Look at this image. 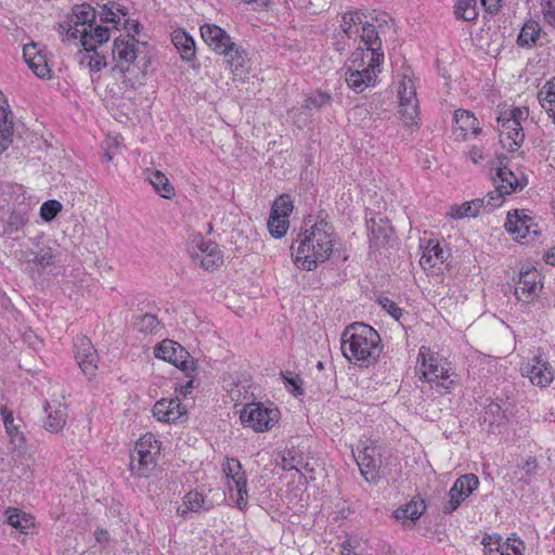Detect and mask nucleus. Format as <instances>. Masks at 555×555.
I'll return each instance as SVG.
<instances>
[{
	"mask_svg": "<svg viewBox=\"0 0 555 555\" xmlns=\"http://www.w3.org/2000/svg\"><path fill=\"white\" fill-rule=\"evenodd\" d=\"M295 243L298 244L294 255L295 264L299 269L312 271L333 254L335 233L327 222L320 221L298 234Z\"/></svg>",
	"mask_w": 555,
	"mask_h": 555,
	"instance_id": "f257e3e1",
	"label": "nucleus"
},
{
	"mask_svg": "<svg viewBox=\"0 0 555 555\" xmlns=\"http://www.w3.org/2000/svg\"><path fill=\"white\" fill-rule=\"evenodd\" d=\"M383 345L379 334L370 325L354 323L341 335V352L360 367L375 364L382 353Z\"/></svg>",
	"mask_w": 555,
	"mask_h": 555,
	"instance_id": "f03ea898",
	"label": "nucleus"
},
{
	"mask_svg": "<svg viewBox=\"0 0 555 555\" xmlns=\"http://www.w3.org/2000/svg\"><path fill=\"white\" fill-rule=\"evenodd\" d=\"M203 40L217 53L224 55L231 70L237 73L244 67L245 51L232 41L228 33L215 24H205L201 27Z\"/></svg>",
	"mask_w": 555,
	"mask_h": 555,
	"instance_id": "7ed1b4c3",
	"label": "nucleus"
},
{
	"mask_svg": "<svg viewBox=\"0 0 555 555\" xmlns=\"http://www.w3.org/2000/svg\"><path fill=\"white\" fill-rule=\"evenodd\" d=\"M160 443L153 434H145L137 442L130 453L129 469L137 477H149L157 465Z\"/></svg>",
	"mask_w": 555,
	"mask_h": 555,
	"instance_id": "20e7f679",
	"label": "nucleus"
},
{
	"mask_svg": "<svg viewBox=\"0 0 555 555\" xmlns=\"http://www.w3.org/2000/svg\"><path fill=\"white\" fill-rule=\"evenodd\" d=\"M374 61L373 59L364 57L363 52L352 53L350 65L346 73V82L357 93L375 85L377 73H380L383 62Z\"/></svg>",
	"mask_w": 555,
	"mask_h": 555,
	"instance_id": "39448f33",
	"label": "nucleus"
},
{
	"mask_svg": "<svg viewBox=\"0 0 555 555\" xmlns=\"http://www.w3.org/2000/svg\"><path fill=\"white\" fill-rule=\"evenodd\" d=\"M527 117L528 111L519 107L500 113L498 117L500 142L508 151L514 152L521 146L525 133L520 121L526 120Z\"/></svg>",
	"mask_w": 555,
	"mask_h": 555,
	"instance_id": "423d86ee",
	"label": "nucleus"
},
{
	"mask_svg": "<svg viewBox=\"0 0 555 555\" xmlns=\"http://www.w3.org/2000/svg\"><path fill=\"white\" fill-rule=\"evenodd\" d=\"M417 361L421 363L422 380L429 383L431 387L440 388V393H446L452 388L454 382L450 378L449 370L440 363L428 347L420 348Z\"/></svg>",
	"mask_w": 555,
	"mask_h": 555,
	"instance_id": "0eeeda50",
	"label": "nucleus"
},
{
	"mask_svg": "<svg viewBox=\"0 0 555 555\" xmlns=\"http://www.w3.org/2000/svg\"><path fill=\"white\" fill-rule=\"evenodd\" d=\"M280 411L275 408H267L261 402L246 404L240 420L245 427H250L257 433L270 430L278 423Z\"/></svg>",
	"mask_w": 555,
	"mask_h": 555,
	"instance_id": "6e6552de",
	"label": "nucleus"
},
{
	"mask_svg": "<svg viewBox=\"0 0 555 555\" xmlns=\"http://www.w3.org/2000/svg\"><path fill=\"white\" fill-rule=\"evenodd\" d=\"M154 354L157 359H162L180 369L184 372L185 376H192L196 371L195 361L189 351L171 339H165L157 345Z\"/></svg>",
	"mask_w": 555,
	"mask_h": 555,
	"instance_id": "1a4fd4ad",
	"label": "nucleus"
},
{
	"mask_svg": "<svg viewBox=\"0 0 555 555\" xmlns=\"http://www.w3.org/2000/svg\"><path fill=\"white\" fill-rule=\"evenodd\" d=\"M222 470L227 478V485L233 498V491H236L235 504L240 509H244L248 503L247 478L242 464L236 459H227L222 464Z\"/></svg>",
	"mask_w": 555,
	"mask_h": 555,
	"instance_id": "9d476101",
	"label": "nucleus"
},
{
	"mask_svg": "<svg viewBox=\"0 0 555 555\" xmlns=\"http://www.w3.org/2000/svg\"><path fill=\"white\" fill-rule=\"evenodd\" d=\"M492 180L495 190L488 193V204L491 207H500L504 202L505 195L516 192L517 189H522L515 173L505 166L496 168Z\"/></svg>",
	"mask_w": 555,
	"mask_h": 555,
	"instance_id": "9b49d317",
	"label": "nucleus"
},
{
	"mask_svg": "<svg viewBox=\"0 0 555 555\" xmlns=\"http://www.w3.org/2000/svg\"><path fill=\"white\" fill-rule=\"evenodd\" d=\"M399 113L405 126L417 125L418 100L416 89L411 78L404 76L398 89Z\"/></svg>",
	"mask_w": 555,
	"mask_h": 555,
	"instance_id": "f8f14e48",
	"label": "nucleus"
},
{
	"mask_svg": "<svg viewBox=\"0 0 555 555\" xmlns=\"http://www.w3.org/2000/svg\"><path fill=\"white\" fill-rule=\"evenodd\" d=\"M72 11L73 15L69 21L60 24V28L66 31L67 39H77L83 28L92 27L96 18V12L88 3L76 4Z\"/></svg>",
	"mask_w": 555,
	"mask_h": 555,
	"instance_id": "ddd939ff",
	"label": "nucleus"
},
{
	"mask_svg": "<svg viewBox=\"0 0 555 555\" xmlns=\"http://www.w3.org/2000/svg\"><path fill=\"white\" fill-rule=\"evenodd\" d=\"M504 227L508 233L516 235L518 241H532L540 234L538 224L524 210L509 211Z\"/></svg>",
	"mask_w": 555,
	"mask_h": 555,
	"instance_id": "4468645a",
	"label": "nucleus"
},
{
	"mask_svg": "<svg viewBox=\"0 0 555 555\" xmlns=\"http://www.w3.org/2000/svg\"><path fill=\"white\" fill-rule=\"evenodd\" d=\"M139 41L133 36H119L114 40L112 55L116 67L126 76L138 57Z\"/></svg>",
	"mask_w": 555,
	"mask_h": 555,
	"instance_id": "2eb2a0df",
	"label": "nucleus"
},
{
	"mask_svg": "<svg viewBox=\"0 0 555 555\" xmlns=\"http://www.w3.org/2000/svg\"><path fill=\"white\" fill-rule=\"evenodd\" d=\"M190 255L193 261L205 270H214L222 263V253L219 246L211 241L198 240L192 246Z\"/></svg>",
	"mask_w": 555,
	"mask_h": 555,
	"instance_id": "dca6fc26",
	"label": "nucleus"
},
{
	"mask_svg": "<svg viewBox=\"0 0 555 555\" xmlns=\"http://www.w3.org/2000/svg\"><path fill=\"white\" fill-rule=\"evenodd\" d=\"M360 37L362 47L356 52H363L364 57L373 59L374 62H384V51L382 49V39L377 31L376 26L369 22L367 20L361 25L360 33L358 35Z\"/></svg>",
	"mask_w": 555,
	"mask_h": 555,
	"instance_id": "f3484780",
	"label": "nucleus"
},
{
	"mask_svg": "<svg viewBox=\"0 0 555 555\" xmlns=\"http://www.w3.org/2000/svg\"><path fill=\"white\" fill-rule=\"evenodd\" d=\"M542 287L541 273L533 267L522 268L515 285L517 300L530 302L537 296V289Z\"/></svg>",
	"mask_w": 555,
	"mask_h": 555,
	"instance_id": "a211bd4d",
	"label": "nucleus"
},
{
	"mask_svg": "<svg viewBox=\"0 0 555 555\" xmlns=\"http://www.w3.org/2000/svg\"><path fill=\"white\" fill-rule=\"evenodd\" d=\"M75 358L86 376L91 378L95 375L98 365V353L91 340L85 335H78L74 340Z\"/></svg>",
	"mask_w": 555,
	"mask_h": 555,
	"instance_id": "6ab92c4d",
	"label": "nucleus"
},
{
	"mask_svg": "<svg viewBox=\"0 0 555 555\" xmlns=\"http://www.w3.org/2000/svg\"><path fill=\"white\" fill-rule=\"evenodd\" d=\"M522 376H527L533 385L546 387L553 380V372L550 364L535 356L532 363H526L521 366Z\"/></svg>",
	"mask_w": 555,
	"mask_h": 555,
	"instance_id": "aec40b11",
	"label": "nucleus"
},
{
	"mask_svg": "<svg viewBox=\"0 0 555 555\" xmlns=\"http://www.w3.org/2000/svg\"><path fill=\"white\" fill-rule=\"evenodd\" d=\"M43 428L52 434L60 433L67 422V406L60 401L46 402Z\"/></svg>",
	"mask_w": 555,
	"mask_h": 555,
	"instance_id": "412c9836",
	"label": "nucleus"
},
{
	"mask_svg": "<svg viewBox=\"0 0 555 555\" xmlns=\"http://www.w3.org/2000/svg\"><path fill=\"white\" fill-rule=\"evenodd\" d=\"M186 414L179 397L176 399H160L153 408V415L160 422H176Z\"/></svg>",
	"mask_w": 555,
	"mask_h": 555,
	"instance_id": "4be33fe9",
	"label": "nucleus"
},
{
	"mask_svg": "<svg viewBox=\"0 0 555 555\" xmlns=\"http://www.w3.org/2000/svg\"><path fill=\"white\" fill-rule=\"evenodd\" d=\"M356 460L363 478L367 482H376L379 478L380 459L375 456V448H364Z\"/></svg>",
	"mask_w": 555,
	"mask_h": 555,
	"instance_id": "5701e85b",
	"label": "nucleus"
},
{
	"mask_svg": "<svg viewBox=\"0 0 555 555\" xmlns=\"http://www.w3.org/2000/svg\"><path fill=\"white\" fill-rule=\"evenodd\" d=\"M23 56L33 73L41 78H51V69L48 66L46 55L42 54L36 43L26 44L23 49Z\"/></svg>",
	"mask_w": 555,
	"mask_h": 555,
	"instance_id": "b1692460",
	"label": "nucleus"
},
{
	"mask_svg": "<svg viewBox=\"0 0 555 555\" xmlns=\"http://www.w3.org/2000/svg\"><path fill=\"white\" fill-rule=\"evenodd\" d=\"M453 131L457 138L465 140L469 132L477 135L481 129L478 119L473 113L465 109H456L454 112Z\"/></svg>",
	"mask_w": 555,
	"mask_h": 555,
	"instance_id": "393cba45",
	"label": "nucleus"
},
{
	"mask_svg": "<svg viewBox=\"0 0 555 555\" xmlns=\"http://www.w3.org/2000/svg\"><path fill=\"white\" fill-rule=\"evenodd\" d=\"M9 104L4 94L0 91V153L5 151L12 142L13 124L9 119Z\"/></svg>",
	"mask_w": 555,
	"mask_h": 555,
	"instance_id": "a878e982",
	"label": "nucleus"
},
{
	"mask_svg": "<svg viewBox=\"0 0 555 555\" xmlns=\"http://www.w3.org/2000/svg\"><path fill=\"white\" fill-rule=\"evenodd\" d=\"M145 178L152 184L154 191L166 199L175 196V188L169 182V179L159 170L147 169Z\"/></svg>",
	"mask_w": 555,
	"mask_h": 555,
	"instance_id": "bb28decb",
	"label": "nucleus"
},
{
	"mask_svg": "<svg viewBox=\"0 0 555 555\" xmlns=\"http://www.w3.org/2000/svg\"><path fill=\"white\" fill-rule=\"evenodd\" d=\"M446 254L447 253L439 243L433 244V242L429 241L428 244L424 247L422 257L420 259V264L424 270L433 269L446 261Z\"/></svg>",
	"mask_w": 555,
	"mask_h": 555,
	"instance_id": "cd10ccee",
	"label": "nucleus"
},
{
	"mask_svg": "<svg viewBox=\"0 0 555 555\" xmlns=\"http://www.w3.org/2000/svg\"><path fill=\"white\" fill-rule=\"evenodd\" d=\"M80 43L86 51H94L96 44L107 42L109 39V28L96 26L92 31L83 28L80 35Z\"/></svg>",
	"mask_w": 555,
	"mask_h": 555,
	"instance_id": "c85d7f7f",
	"label": "nucleus"
},
{
	"mask_svg": "<svg viewBox=\"0 0 555 555\" xmlns=\"http://www.w3.org/2000/svg\"><path fill=\"white\" fill-rule=\"evenodd\" d=\"M99 15L102 23H112L117 27L125 18H128V9L115 1H108L101 7Z\"/></svg>",
	"mask_w": 555,
	"mask_h": 555,
	"instance_id": "c756f323",
	"label": "nucleus"
},
{
	"mask_svg": "<svg viewBox=\"0 0 555 555\" xmlns=\"http://www.w3.org/2000/svg\"><path fill=\"white\" fill-rule=\"evenodd\" d=\"M171 40L183 60L191 61L195 56V41L188 33L176 30L171 35Z\"/></svg>",
	"mask_w": 555,
	"mask_h": 555,
	"instance_id": "7c9ffc66",
	"label": "nucleus"
},
{
	"mask_svg": "<svg viewBox=\"0 0 555 555\" xmlns=\"http://www.w3.org/2000/svg\"><path fill=\"white\" fill-rule=\"evenodd\" d=\"M365 20L366 15L360 11L347 12L343 15L340 28L348 38L358 37Z\"/></svg>",
	"mask_w": 555,
	"mask_h": 555,
	"instance_id": "2f4dec72",
	"label": "nucleus"
},
{
	"mask_svg": "<svg viewBox=\"0 0 555 555\" xmlns=\"http://www.w3.org/2000/svg\"><path fill=\"white\" fill-rule=\"evenodd\" d=\"M367 225L371 232L370 240L372 243H374L376 246L384 245L388 242L392 229L388 221H384L382 218H379L378 221L375 219H371L367 221Z\"/></svg>",
	"mask_w": 555,
	"mask_h": 555,
	"instance_id": "473e14b6",
	"label": "nucleus"
},
{
	"mask_svg": "<svg viewBox=\"0 0 555 555\" xmlns=\"http://www.w3.org/2000/svg\"><path fill=\"white\" fill-rule=\"evenodd\" d=\"M541 33L539 23L534 21L527 22L517 38L518 46L522 48H530L537 43Z\"/></svg>",
	"mask_w": 555,
	"mask_h": 555,
	"instance_id": "72a5a7b5",
	"label": "nucleus"
},
{
	"mask_svg": "<svg viewBox=\"0 0 555 555\" xmlns=\"http://www.w3.org/2000/svg\"><path fill=\"white\" fill-rule=\"evenodd\" d=\"M79 63L86 64L90 72L98 73L106 66V60L104 55H100L94 51H86L85 49L78 52Z\"/></svg>",
	"mask_w": 555,
	"mask_h": 555,
	"instance_id": "f704fd0d",
	"label": "nucleus"
},
{
	"mask_svg": "<svg viewBox=\"0 0 555 555\" xmlns=\"http://www.w3.org/2000/svg\"><path fill=\"white\" fill-rule=\"evenodd\" d=\"M426 509V505L423 500L421 501H411L404 506L398 508L395 512L396 518H408L411 520H417Z\"/></svg>",
	"mask_w": 555,
	"mask_h": 555,
	"instance_id": "c9c22d12",
	"label": "nucleus"
},
{
	"mask_svg": "<svg viewBox=\"0 0 555 555\" xmlns=\"http://www.w3.org/2000/svg\"><path fill=\"white\" fill-rule=\"evenodd\" d=\"M204 505V498L198 492H189L183 504L178 507V514L185 517L190 512H199Z\"/></svg>",
	"mask_w": 555,
	"mask_h": 555,
	"instance_id": "e433bc0d",
	"label": "nucleus"
},
{
	"mask_svg": "<svg viewBox=\"0 0 555 555\" xmlns=\"http://www.w3.org/2000/svg\"><path fill=\"white\" fill-rule=\"evenodd\" d=\"M454 14L456 18L464 21H474L477 13V1L476 0H459L455 4Z\"/></svg>",
	"mask_w": 555,
	"mask_h": 555,
	"instance_id": "4c0bfd02",
	"label": "nucleus"
},
{
	"mask_svg": "<svg viewBox=\"0 0 555 555\" xmlns=\"http://www.w3.org/2000/svg\"><path fill=\"white\" fill-rule=\"evenodd\" d=\"M28 221L27 212L22 210H13L8 220L5 225L3 227L1 235L11 234L13 232H16L21 230Z\"/></svg>",
	"mask_w": 555,
	"mask_h": 555,
	"instance_id": "58836bf2",
	"label": "nucleus"
},
{
	"mask_svg": "<svg viewBox=\"0 0 555 555\" xmlns=\"http://www.w3.org/2000/svg\"><path fill=\"white\" fill-rule=\"evenodd\" d=\"M160 322L157 317L152 313H145L137 318L134 327L142 333H156L159 330Z\"/></svg>",
	"mask_w": 555,
	"mask_h": 555,
	"instance_id": "ea45409f",
	"label": "nucleus"
},
{
	"mask_svg": "<svg viewBox=\"0 0 555 555\" xmlns=\"http://www.w3.org/2000/svg\"><path fill=\"white\" fill-rule=\"evenodd\" d=\"M267 227L272 237L282 238L288 230L289 221L279 216H269Z\"/></svg>",
	"mask_w": 555,
	"mask_h": 555,
	"instance_id": "a19ab883",
	"label": "nucleus"
},
{
	"mask_svg": "<svg viewBox=\"0 0 555 555\" xmlns=\"http://www.w3.org/2000/svg\"><path fill=\"white\" fill-rule=\"evenodd\" d=\"M464 494L465 493L461 490V488L459 487V485L455 480L453 486L449 490V493H448L449 501L443 506V513L444 514L453 513L461 505V503L466 499L464 496Z\"/></svg>",
	"mask_w": 555,
	"mask_h": 555,
	"instance_id": "79ce46f5",
	"label": "nucleus"
},
{
	"mask_svg": "<svg viewBox=\"0 0 555 555\" xmlns=\"http://www.w3.org/2000/svg\"><path fill=\"white\" fill-rule=\"evenodd\" d=\"M293 210V203L287 195H281L271 207L270 216H279L288 219Z\"/></svg>",
	"mask_w": 555,
	"mask_h": 555,
	"instance_id": "37998d69",
	"label": "nucleus"
},
{
	"mask_svg": "<svg viewBox=\"0 0 555 555\" xmlns=\"http://www.w3.org/2000/svg\"><path fill=\"white\" fill-rule=\"evenodd\" d=\"M33 258H28L27 262L33 263L41 269H46L53 264L54 255L50 247L41 248L38 253H31Z\"/></svg>",
	"mask_w": 555,
	"mask_h": 555,
	"instance_id": "c03bdc74",
	"label": "nucleus"
},
{
	"mask_svg": "<svg viewBox=\"0 0 555 555\" xmlns=\"http://www.w3.org/2000/svg\"><path fill=\"white\" fill-rule=\"evenodd\" d=\"M456 482L461 490L465 493L464 496L467 499L479 486V479L474 474H465L456 479Z\"/></svg>",
	"mask_w": 555,
	"mask_h": 555,
	"instance_id": "a18cd8bd",
	"label": "nucleus"
},
{
	"mask_svg": "<svg viewBox=\"0 0 555 555\" xmlns=\"http://www.w3.org/2000/svg\"><path fill=\"white\" fill-rule=\"evenodd\" d=\"M62 204L56 199H49L41 205L40 216L44 221H51L61 211Z\"/></svg>",
	"mask_w": 555,
	"mask_h": 555,
	"instance_id": "49530a36",
	"label": "nucleus"
},
{
	"mask_svg": "<svg viewBox=\"0 0 555 555\" xmlns=\"http://www.w3.org/2000/svg\"><path fill=\"white\" fill-rule=\"evenodd\" d=\"M538 99L540 104H552L555 103V77L547 81L541 90L538 92Z\"/></svg>",
	"mask_w": 555,
	"mask_h": 555,
	"instance_id": "de8ad7c7",
	"label": "nucleus"
},
{
	"mask_svg": "<svg viewBox=\"0 0 555 555\" xmlns=\"http://www.w3.org/2000/svg\"><path fill=\"white\" fill-rule=\"evenodd\" d=\"M453 218H464V217H476L477 216V208L470 204V202H466L462 204L461 206H452L450 208L449 214Z\"/></svg>",
	"mask_w": 555,
	"mask_h": 555,
	"instance_id": "09e8293b",
	"label": "nucleus"
},
{
	"mask_svg": "<svg viewBox=\"0 0 555 555\" xmlns=\"http://www.w3.org/2000/svg\"><path fill=\"white\" fill-rule=\"evenodd\" d=\"M7 514L9 525L21 530L27 528V522L29 521V519L26 518L25 514H21V512L16 508H9L7 511Z\"/></svg>",
	"mask_w": 555,
	"mask_h": 555,
	"instance_id": "8fccbe9b",
	"label": "nucleus"
},
{
	"mask_svg": "<svg viewBox=\"0 0 555 555\" xmlns=\"http://www.w3.org/2000/svg\"><path fill=\"white\" fill-rule=\"evenodd\" d=\"M0 414L3 420L4 427L7 429V433L11 437H15L20 434L17 426L14 425V418L12 411H10L7 406H1Z\"/></svg>",
	"mask_w": 555,
	"mask_h": 555,
	"instance_id": "3c124183",
	"label": "nucleus"
},
{
	"mask_svg": "<svg viewBox=\"0 0 555 555\" xmlns=\"http://www.w3.org/2000/svg\"><path fill=\"white\" fill-rule=\"evenodd\" d=\"M331 95L325 92H319L314 95L309 96L305 101L306 108H320L327 105L331 102Z\"/></svg>",
	"mask_w": 555,
	"mask_h": 555,
	"instance_id": "603ef678",
	"label": "nucleus"
},
{
	"mask_svg": "<svg viewBox=\"0 0 555 555\" xmlns=\"http://www.w3.org/2000/svg\"><path fill=\"white\" fill-rule=\"evenodd\" d=\"M541 9L544 21L555 27V0H542Z\"/></svg>",
	"mask_w": 555,
	"mask_h": 555,
	"instance_id": "864d4df0",
	"label": "nucleus"
},
{
	"mask_svg": "<svg viewBox=\"0 0 555 555\" xmlns=\"http://www.w3.org/2000/svg\"><path fill=\"white\" fill-rule=\"evenodd\" d=\"M378 302L393 319L399 320L402 315V309L388 297H380Z\"/></svg>",
	"mask_w": 555,
	"mask_h": 555,
	"instance_id": "5fc2aeb1",
	"label": "nucleus"
},
{
	"mask_svg": "<svg viewBox=\"0 0 555 555\" xmlns=\"http://www.w3.org/2000/svg\"><path fill=\"white\" fill-rule=\"evenodd\" d=\"M282 377L284 378L285 383L293 386V390L292 392L295 395V396H298V395H301L304 391L300 387V379L299 377L296 375L294 377H288L287 375H292L291 372H282Z\"/></svg>",
	"mask_w": 555,
	"mask_h": 555,
	"instance_id": "6e6d98bb",
	"label": "nucleus"
},
{
	"mask_svg": "<svg viewBox=\"0 0 555 555\" xmlns=\"http://www.w3.org/2000/svg\"><path fill=\"white\" fill-rule=\"evenodd\" d=\"M121 25L128 31L127 35H129V36L134 37V35H138L140 33L141 25L138 21H131L129 18H125V21L121 22Z\"/></svg>",
	"mask_w": 555,
	"mask_h": 555,
	"instance_id": "4d7b16f0",
	"label": "nucleus"
},
{
	"mask_svg": "<svg viewBox=\"0 0 555 555\" xmlns=\"http://www.w3.org/2000/svg\"><path fill=\"white\" fill-rule=\"evenodd\" d=\"M470 204H473V206L477 208V215L480 214L481 209L483 211H491L494 208L488 204V194L481 198L470 201Z\"/></svg>",
	"mask_w": 555,
	"mask_h": 555,
	"instance_id": "13d9d810",
	"label": "nucleus"
},
{
	"mask_svg": "<svg viewBox=\"0 0 555 555\" xmlns=\"http://www.w3.org/2000/svg\"><path fill=\"white\" fill-rule=\"evenodd\" d=\"M502 0H480L482 7L486 9V11L490 13L498 12L501 7Z\"/></svg>",
	"mask_w": 555,
	"mask_h": 555,
	"instance_id": "bf43d9fd",
	"label": "nucleus"
},
{
	"mask_svg": "<svg viewBox=\"0 0 555 555\" xmlns=\"http://www.w3.org/2000/svg\"><path fill=\"white\" fill-rule=\"evenodd\" d=\"M196 371L192 374V376H188L190 379L185 383V385H182L180 387V393L183 396V397H186L190 392H191V389L194 387V375H195Z\"/></svg>",
	"mask_w": 555,
	"mask_h": 555,
	"instance_id": "052dcab7",
	"label": "nucleus"
},
{
	"mask_svg": "<svg viewBox=\"0 0 555 555\" xmlns=\"http://www.w3.org/2000/svg\"><path fill=\"white\" fill-rule=\"evenodd\" d=\"M469 157L475 164L479 163L483 158L481 150L477 146L472 147L469 151Z\"/></svg>",
	"mask_w": 555,
	"mask_h": 555,
	"instance_id": "680f3d73",
	"label": "nucleus"
},
{
	"mask_svg": "<svg viewBox=\"0 0 555 555\" xmlns=\"http://www.w3.org/2000/svg\"><path fill=\"white\" fill-rule=\"evenodd\" d=\"M544 258H545L546 263H548L551 266H555V247L548 249L546 251Z\"/></svg>",
	"mask_w": 555,
	"mask_h": 555,
	"instance_id": "e2e57ef3",
	"label": "nucleus"
},
{
	"mask_svg": "<svg viewBox=\"0 0 555 555\" xmlns=\"http://www.w3.org/2000/svg\"><path fill=\"white\" fill-rule=\"evenodd\" d=\"M538 467L535 457H529L526 462L527 473H532Z\"/></svg>",
	"mask_w": 555,
	"mask_h": 555,
	"instance_id": "0e129e2a",
	"label": "nucleus"
},
{
	"mask_svg": "<svg viewBox=\"0 0 555 555\" xmlns=\"http://www.w3.org/2000/svg\"><path fill=\"white\" fill-rule=\"evenodd\" d=\"M542 107L546 111V113L553 119V122L555 124V103L547 104V105L543 104Z\"/></svg>",
	"mask_w": 555,
	"mask_h": 555,
	"instance_id": "69168bd1",
	"label": "nucleus"
},
{
	"mask_svg": "<svg viewBox=\"0 0 555 555\" xmlns=\"http://www.w3.org/2000/svg\"><path fill=\"white\" fill-rule=\"evenodd\" d=\"M293 461H294V459H292V461H288L287 459L284 457L283 459V462H284L283 468L287 469V470L296 469L297 472H299V467L297 465L293 464Z\"/></svg>",
	"mask_w": 555,
	"mask_h": 555,
	"instance_id": "338daca9",
	"label": "nucleus"
},
{
	"mask_svg": "<svg viewBox=\"0 0 555 555\" xmlns=\"http://www.w3.org/2000/svg\"><path fill=\"white\" fill-rule=\"evenodd\" d=\"M341 555H359L350 546H343Z\"/></svg>",
	"mask_w": 555,
	"mask_h": 555,
	"instance_id": "774afa93",
	"label": "nucleus"
}]
</instances>
